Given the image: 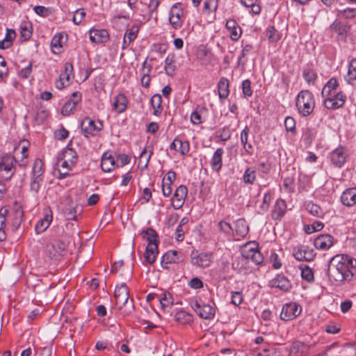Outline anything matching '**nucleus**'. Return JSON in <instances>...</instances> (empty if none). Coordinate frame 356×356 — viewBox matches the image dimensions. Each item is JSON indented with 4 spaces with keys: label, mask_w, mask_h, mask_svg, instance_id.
<instances>
[{
    "label": "nucleus",
    "mask_w": 356,
    "mask_h": 356,
    "mask_svg": "<svg viewBox=\"0 0 356 356\" xmlns=\"http://www.w3.org/2000/svg\"><path fill=\"white\" fill-rule=\"evenodd\" d=\"M356 273V260L347 254H337L330 260L327 276L330 281L339 286L352 280Z\"/></svg>",
    "instance_id": "nucleus-1"
},
{
    "label": "nucleus",
    "mask_w": 356,
    "mask_h": 356,
    "mask_svg": "<svg viewBox=\"0 0 356 356\" xmlns=\"http://www.w3.org/2000/svg\"><path fill=\"white\" fill-rule=\"evenodd\" d=\"M8 211L6 209H1L0 210V241H3L6 238V221L8 220V224L10 225L12 230H17L20 226L22 218L23 211L21 209H17L15 212L8 216Z\"/></svg>",
    "instance_id": "nucleus-2"
},
{
    "label": "nucleus",
    "mask_w": 356,
    "mask_h": 356,
    "mask_svg": "<svg viewBox=\"0 0 356 356\" xmlns=\"http://www.w3.org/2000/svg\"><path fill=\"white\" fill-rule=\"evenodd\" d=\"M314 96L308 90H301L297 95L296 105L300 115L303 117L310 115L315 108Z\"/></svg>",
    "instance_id": "nucleus-3"
},
{
    "label": "nucleus",
    "mask_w": 356,
    "mask_h": 356,
    "mask_svg": "<svg viewBox=\"0 0 356 356\" xmlns=\"http://www.w3.org/2000/svg\"><path fill=\"white\" fill-rule=\"evenodd\" d=\"M81 132L86 138L94 136L103 129L102 121L94 120L89 117L85 118L81 123Z\"/></svg>",
    "instance_id": "nucleus-4"
},
{
    "label": "nucleus",
    "mask_w": 356,
    "mask_h": 356,
    "mask_svg": "<svg viewBox=\"0 0 356 356\" xmlns=\"http://www.w3.org/2000/svg\"><path fill=\"white\" fill-rule=\"evenodd\" d=\"M67 243L65 241H54L47 244L45 247V254L51 259L57 260L66 250Z\"/></svg>",
    "instance_id": "nucleus-5"
},
{
    "label": "nucleus",
    "mask_w": 356,
    "mask_h": 356,
    "mask_svg": "<svg viewBox=\"0 0 356 356\" xmlns=\"http://www.w3.org/2000/svg\"><path fill=\"white\" fill-rule=\"evenodd\" d=\"M241 252L243 258L250 259L257 265L261 264L264 261V257L255 243L245 244Z\"/></svg>",
    "instance_id": "nucleus-6"
},
{
    "label": "nucleus",
    "mask_w": 356,
    "mask_h": 356,
    "mask_svg": "<svg viewBox=\"0 0 356 356\" xmlns=\"http://www.w3.org/2000/svg\"><path fill=\"white\" fill-rule=\"evenodd\" d=\"M325 97L324 106L330 110H336L342 107L346 102V97L342 91L323 96Z\"/></svg>",
    "instance_id": "nucleus-7"
},
{
    "label": "nucleus",
    "mask_w": 356,
    "mask_h": 356,
    "mask_svg": "<svg viewBox=\"0 0 356 356\" xmlns=\"http://www.w3.org/2000/svg\"><path fill=\"white\" fill-rule=\"evenodd\" d=\"M192 307L202 318L211 319L215 316V309L209 304L195 300L193 302Z\"/></svg>",
    "instance_id": "nucleus-8"
},
{
    "label": "nucleus",
    "mask_w": 356,
    "mask_h": 356,
    "mask_svg": "<svg viewBox=\"0 0 356 356\" xmlns=\"http://www.w3.org/2000/svg\"><path fill=\"white\" fill-rule=\"evenodd\" d=\"M301 307L296 302L285 304L280 313V318L283 321H291L296 318L301 313Z\"/></svg>",
    "instance_id": "nucleus-9"
},
{
    "label": "nucleus",
    "mask_w": 356,
    "mask_h": 356,
    "mask_svg": "<svg viewBox=\"0 0 356 356\" xmlns=\"http://www.w3.org/2000/svg\"><path fill=\"white\" fill-rule=\"evenodd\" d=\"M183 8V5L181 3H176L170 9L169 21L175 29H179L182 26Z\"/></svg>",
    "instance_id": "nucleus-10"
},
{
    "label": "nucleus",
    "mask_w": 356,
    "mask_h": 356,
    "mask_svg": "<svg viewBox=\"0 0 356 356\" xmlns=\"http://www.w3.org/2000/svg\"><path fill=\"white\" fill-rule=\"evenodd\" d=\"M293 254L296 259L298 261H311L316 257L314 250L306 245L294 248Z\"/></svg>",
    "instance_id": "nucleus-11"
},
{
    "label": "nucleus",
    "mask_w": 356,
    "mask_h": 356,
    "mask_svg": "<svg viewBox=\"0 0 356 356\" xmlns=\"http://www.w3.org/2000/svg\"><path fill=\"white\" fill-rule=\"evenodd\" d=\"M187 193L186 186L180 185L177 188L171 200L172 206L175 210L179 209L183 207Z\"/></svg>",
    "instance_id": "nucleus-12"
},
{
    "label": "nucleus",
    "mask_w": 356,
    "mask_h": 356,
    "mask_svg": "<svg viewBox=\"0 0 356 356\" xmlns=\"http://www.w3.org/2000/svg\"><path fill=\"white\" fill-rule=\"evenodd\" d=\"M184 260V256L181 252L169 250L165 252L161 259V266L163 268H168V264L179 263Z\"/></svg>",
    "instance_id": "nucleus-13"
},
{
    "label": "nucleus",
    "mask_w": 356,
    "mask_h": 356,
    "mask_svg": "<svg viewBox=\"0 0 356 356\" xmlns=\"http://www.w3.org/2000/svg\"><path fill=\"white\" fill-rule=\"evenodd\" d=\"M114 296L116 301V305L118 306L120 309H121L127 303H128L129 293L128 287L126 286V284H123L120 286L116 287Z\"/></svg>",
    "instance_id": "nucleus-14"
},
{
    "label": "nucleus",
    "mask_w": 356,
    "mask_h": 356,
    "mask_svg": "<svg viewBox=\"0 0 356 356\" xmlns=\"http://www.w3.org/2000/svg\"><path fill=\"white\" fill-rule=\"evenodd\" d=\"M81 99V94L79 92H74L71 98L63 105L61 110L62 115L68 116L72 113Z\"/></svg>",
    "instance_id": "nucleus-15"
},
{
    "label": "nucleus",
    "mask_w": 356,
    "mask_h": 356,
    "mask_svg": "<svg viewBox=\"0 0 356 356\" xmlns=\"http://www.w3.org/2000/svg\"><path fill=\"white\" fill-rule=\"evenodd\" d=\"M212 259V254L211 253H192L191 263L193 265L197 266L200 268H206L210 266Z\"/></svg>",
    "instance_id": "nucleus-16"
},
{
    "label": "nucleus",
    "mask_w": 356,
    "mask_h": 356,
    "mask_svg": "<svg viewBox=\"0 0 356 356\" xmlns=\"http://www.w3.org/2000/svg\"><path fill=\"white\" fill-rule=\"evenodd\" d=\"M333 243L334 238L330 234H321L314 241L315 248L321 250H329Z\"/></svg>",
    "instance_id": "nucleus-17"
},
{
    "label": "nucleus",
    "mask_w": 356,
    "mask_h": 356,
    "mask_svg": "<svg viewBox=\"0 0 356 356\" xmlns=\"http://www.w3.org/2000/svg\"><path fill=\"white\" fill-rule=\"evenodd\" d=\"M330 30L337 35L339 40H343L346 39L350 27L348 24L342 23L339 21L335 20L330 26Z\"/></svg>",
    "instance_id": "nucleus-18"
},
{
    "label": "nucleus",
    "mask_w": 356,
    "mask_h": 356,
    "mask_svg": "<svg viewBox=\"0 0 356 356\" xmlns=\"http://www.w3.org/2000/svg\"><path fill=\"white\" fill-rule=\"evenodd\" d=\"M341 202L348 207L356 206V187L345 190L341 195Z\"/></svg>",
    "instance_id": "nucleus-19"
},
{
    "label": "nucleus",
    "mask_w": 356,
    "mask_h": 356,
    "mask_svg": "<svg viewBox=\"0 0 356 356\" xmlns=\"http://www.w3.org/2000/svg\"><path fill=\"white\" fill-rule=\"evenodd\" d=\"M332 163L337 168H341L346 161V154L343 147L333 150L330 154Z\"/></svg>",
    "instance_id": "nucleus-20"
},
{
    "label": "nucleus",
    "mask_w": 356,
    "mask_h": 356,
    "mask_svg": "<svg viewBox=\"0 0 356 356\" xmlns=\"http://www.w3.org/2000/svg\"><path fill=\"white\" fill-rule=\"evenodd\" d=\"M272 287L280 289L283 291H288L291 288V284L286 277L283 275H277L270 281Z\"/></svg>",
    "instance_id": "nucleus-21"
},
{
    "label": "nucleus",
    "mask_w": 356,
    "mask_h": 356,
    "mask_svg": "<svg viewBox=\"0 0 356 356\" xmlns=\"http://www.w3.org/2000/svg\"><path fill=\"white\" fill-rule=\"evenodd\" d=\"M128 100L123 94H118L114 97L113 102V109L118 113H121L126 111L127 108Z\"/></svg>",
    "instance_id": "nucleus-22"
},
{
    "label": "nucleus",
    "mask_w": 356,
    "mask_h": 356,
    "mask_svg": "<svg viewBox=\"0 0 356 356\" xmlns=\"http://www.w3.org/2000/svg\"><path fill=\"white\" fill-rule=\"evenodd\" d=\"M108 38L109 34L105 29L90 31V40L93 43L106 42Z\"/></svg>",
    "instance_id": "nucleus-23"
},
{
    "label": "nucleus",
    "mask_w": 356,
    "mask_h": 356,
    "mask_svg": "<svg viewBox=\"0 0 356 356\" xmlns=\"http://www.w3.org/2000/svg\"><path fill=\"white\" fill-rule=\"evenodd\" d=\"M101 167L103 171L109 172L115 167V159L109 152H105L102 156Z\"/></svg>",
    "instance_id": "nucleus-24"
},
{
    "label": "nucleus",
    "mask_w": 356,
    "mask_h": 356,
    "mask_svg": "<svg viewBox=\"0 0 356 356\" xmlns=\"http://www.w3.org/2000/svg\"><path fill=\"white\" fill-rule=\"evenodd\" d=\"M158 254V243L147 244L144 253L145 261L149 264L154 263Z\"/></svg>",
    "instance_id": "nucleus-25"
},
{
    "label": "nucleus",
    "mask_w": 356,
    "mask_h": 356,
    "mask_svg": "<svg viewBox=\"0 0 356 356\" xmlns=\"http://www.w3.org/2000/svg\"><path fill=\"white\" fill-rule=\"evenodd\" d=\"M226 28L229 31L232 40L236 41L241 35L242 31L237 22L234 19H229L226 22Z\"/></svg>",
    "instance_id": "nucleus-26"
},
{
    "label": "nucleus",
    "mask_w": 356,
    "mask_h": 356,
    "mask_svg": "<svg viewBox=\"0 0 356 356\" xmlns=\"http://www.w3.org/2000/svg\"><path fill=\"white\" fill-rule=\"evenodd\" d=\"M171 149H174L179 152L181 155L188 154L190 149L189 143L187 140H181L175 138L170 145Z\"/></svg>",
    "instance_id": "nucleus-27"
},
{
    "label": "nucleus",
    "mask_w": 356,
    "mask_h": 356,
    "mask_svg": "<svg viewBox=\"0 0 356 356\" xmlns=\"http://www.w3.org/2000/svg\"><path fill=\"white\" fill-rule=\"evenodd\" d=\"M286 210L285 201L279 199L276 201L272 211V218L274 220H280L284 215Z\"/></svg>",
    "instance_id": "nucleus-28"
},
{
    "label": "nucleus",
    "mask_w": 356,
    "mask_h": 356,
    "mask_svg": "<svg viewBox=\"0 0 356 356\" xmlns=\"http://www.w3.org/2000/svg\"><path fill=\"white\" fill-rule=\"evenodd\" d=\"M16 162V159L14 156L10 154H6L1 158V161L0 162V171L4 170L6 172H10L12 175L13 174V163Z\"/></svg>",
    "instance_id": "nucleus-29"
},
{
    "label": "nucleus",
    "mask_w": 356,
    "mask_h": 356,
    "mask_svg": "<svg viewBox=\"0 0 356 356\" xmlns=\"http://www.w3.org/2000/svg\"><path fill=\"white\" fill-rule=\"evenodd\" d=\"M224 153V150L222 148H218L214 152L211 160V166L213 170L216 172H219L222 165V155Z\"/></svg>",
    "instance_id": "nucleus-30"
},
{
    "label": "nucleus",
    "mask_w": 356,
    "mask_h": 356,
    "mask_svg": "<svg viewBox=\"0 0 356 356\" xmlns=\"http://www.w3.org/2000/svg\"><path fill=\"white\" fill-rule=\"evenodd\" d=\"M309 348V345L301 341H295L291 347L290 352L291 354H296V356H305L308 353Z\"/></svg>",
    "instance_id": "nucleus-31"
},
{
    "label": "nucleus",
    "mask_w": 356,
    "mask_h": 356,
    "mask_svg": "<svg viewBox=\"0 0 356 356\" xmlns=\"http://www.w3.org/2000/svg\"><path fill=\"white\" fill-rule=\"evenodd\" d=\"M72 65L67 63L65 65V72L60 75L59 80L56 81V86L58 89H62L65 87V83L68 82L70 79L71 72L72 71Z\"/></svg>",
    "instance_id": "nucleus-32"
},
{
    "label": "nucleus",
    "mask_w": 356,
    "mask_h": 356,
    "mask_svg": "<svg viewBox=\"0 0 356 356\" xmlns=\"http://www.w3.org/2000/svg\"><path fill=\"white\" fill-rule=\"evenodd\" d=\"M157 301L164 312L170 313V309L173 305V299L170 293H165L163 297L158 296Z\"/></svg>",
    "instance_id": "nucleus-33"
},
{
    "label": "nucleus",
    "mask_w": 356,
    "mask_h": 356,
    "mask_svg": "<svg viewBox=\"0 0 356 356\" xmlns=\"http://www.w3.org/2000/svg\"><path fill=\"white\" fill-rule=\"evenodd\" d=\"M302 76L309 86H315L318 75L313 68L305 67L302 70Z\"/></svg>",
    "instance_id": "nucleus-34"
},
{
    "label": "nucleus",
    "mask_w": 356,
    "mask_h": 356,
    "mask_svg": "<svg viewBox=\"0 0 356 356\" xmlns=\"http://www.w3.org/2000/svg\"><path fill=\"white\" fill-rule=\"evenodd\" d=\"M344 79L350 85H353L356 81V58H353L349 62L348 72Z\"/></svg>",
    "instance_id": "nucleus-35"
},
{
    "label": "nucleus",
    "mask_w": 356,
    "mask_h": 356,
    "mask_svg": "<svg viewBox=\"0 0 356 356\" xmlns=\"http://www.w3.org/2000/svg\"><path fill=\"white\" fill-rule=\"evenodd\" d=\"M59 156L61 157L63 160H65L74 165H75L77 162V154L76 151L68 147H65L63 150L61 154Z\"/></svg>",
    "instance_id": "nucleus-36"
},
{
    "label": "nucleus",
    "mask_w": 356,
    "mask_h": 356,
    "mask_svg": "<svg viewBox=\"0 0 356 356\" xmlns=\"http://www.w3.org/2000/svg\"><path fill=\"white\" fill-rule=\"evenodd\" d=\"M58 165L61 168V169L58 170L60 179L65 178L67 175L68 172L74 166L71 163L65 160H63L60 156H58Z\"/></svg>",
    "instance_id": "nucleus-37"
},
{
    "label": "nucleus",
    "mask_w": 356,
    "mask_h": 356,
    "mask_svg": "<svg viewBox=\"0 0 356 356\" xmlns=\"http://www.w3.org/2000/svg\"><path fill=\"white\" fill-rule=\"evenodd\" d=\"M218 96L220 99H226L228 97L229 81L226 78H221L218 83Z\"/></svg>",
    "instance_id": "nucleus-38"
},
{
    "label": "nucleus",
    "mask_w": 356,
    "mask_h": 356,
    "mask_svg": "<svg viewBox=\"0 0 356 356\" xmlns=\"http://www.w3.org/2000/svg\"><path fill=\"white\" fill-rule=\"evenodd\" d=\"M44 172V165L40 159L34 161L32 168V177L34 179H43V173Z\"/></svg>",
    "instance_id": "nucleus-39"
},
{
    "label": "nucleus",
    "mask_w": 356,
    "mask_h": 356,
    "mask_svg": "<svg viewBox=\"0 0 356 356\" xmlns=\"http://www.w3.org/2000/svg\"><path fill=\"white\" fill-rule=\"evenodd\" d=\"M249 131L248 127L245 126L241 133L240 139L245 152L248 154H251L252 153L253 147L252 145L248 142Z\"/></svg>",
    "instance_id": "nucleus-40"
},
{
    "label": "nucleus",
    "mask_w": 356,
    "mask_h": 356,
    "mask_svg": "<svg viewBox=\"0 0 356 356\" xmlns=\"http://www.w3.org/2000/svg\"><path fill=\"white\" fill-rule=\"evenodd\" d=\"M52 220L51 214L46 213L43 218L40 219L35 225V230L38 233L44 232L49 226Z\"/></svg>",
    "instance_id": "nucleus-41"
},
{
    "label": "nucleus",
    "mask_w": 356,
    "mask_h": 356,
    "mask_svg": "<svg viewBox=\"0 0 356 356\" xmlns=\"http://www.w3.org/2000/svg\"><path fill=\"white\" fill-rule=\"evenodd\" d=\"M339 86L337 80L335 78L330 79L324 86L321 95L325 96L327 95H332V93L337 92L336 90Z\"/></svg>",
    "instance_id": "nucleus-42"
},
{
    "label": "nucleus",
    "mask_w": 356,
    "mask_h": 356,
    "mask_svg": "<svg viewBox=\"0 0 356 356\" xmlns=\"http://www.w3.org/2000/svg\"><path fill=\"white\" fill-rule=\"evenodd\" d=\"M150 104L154 109L153 114L156 116L160 115L162 111V97L161 95L156 94L150 99Z\"/></svg>",
    "instance_id": "nucleus-43"
},
{
    "label": "nucleus",
    "mask_w": 356,
    "mask_h": 356,
    "mask_svg": "<svg viewBox=\"0 0 356 356\" xmlns=\"http://www.w3.org/2000/svg\"><path fill=\"white\" fill-rule=\"evenodd\" d=\"M175 321L179 324L185 325L193 321V316L189 313L184 310H180L175 314Z\"/></svg>",
    "instance_id": "nucleus-44"
},
{
    "label": "nucleus",
    "mask_w": 356,
    "mask_h": 356,
    "mask_svg": "<svg viewBox=\"0 0 356 356\" xmlns=\"http://www.w3.org/2000/svg\"><path fill=\"white\" fill-rule=\"evenodd\" d=\"M63 35L62 33L56 34L51 42V47L54 53H59L63 47Z\"/></svg>",
    "instance_id": "nucleus-45"
},
{
    "label": "nucleus",
    "mask_w": 356,
    "mask_h": 356,
    "mask_svg": "<svg viewBox=\"0 0 356 356\" xmlns=\"http://www.w3.org/2000/svg\"><path fill=\"white\" fill-rule=\"evenodd\" d=\"M236 233L241 237H244L248 233V226L243 219H238L235 222Z\"/></svg>",
    "instance_id": "nucleus-46"
},
{
    "label": "nucleus",
    "mask_w": 356,
    "mask_h": 356,
    "mask_svg": "<svg viewBox=\"0 0 356 356\" xmlns=\"http://www.w3.org/2000/svg\"><path fill=\"white\" fill-rule=\"evenodd\" d=\"M20 154H22V159H19V154L17 152V148H15V157L16 159V162L19 163L20 166H26V159L28 156V147L26 145H23L19 151Z\"/></svg>",
    "instance_id": "nucleus-47"
},
{
    "label": "nucleus",
    "mask_w": 356,
    "mask_h": 356,
    "mask_svg": "<svg viewBox=\"0 0 356 356\" xmlns=\"http://www.w3.org/2000/svg\"><path fill=\"white\" fill-rule=\"evenodd\" d=\"M140 234L144 239L148 241V244L151 243H158V235L152 228H148L147 230L143 231Z\"/></svg>",
    "instance_id": "nucleus-48"
},
{
    "label": "nucleus",
    "mask_w": 356,
    "mask_h": 356,
    "mask_svg": "<svg viewBox=\"0 0 356 356\" xmlns=\"http://www.w3.org/2000/svg\"><path fill=\"white\" fill-rule=\"evenodd\" d=\"M15 38V32L12 29H7L4 39L0 41V49H7L12 44L13 40Z\"/></svg>",
    "instance_id": "nucleus-49"
},
{
    "label": "nucleus",
    "mask_w": 356,
    "mask_h": 356,
    "mask_svg": "<svg viewBox=\"0 0 356 356\" xmlns=\"http://www.w3.org/2000/svg\"><path fill=\"white\" fill-rule=\"evenodd\" d=\"M175 63V56L174 55H168L165 60V70L166 73L170 75H172L175 70V66L174 65Z\"/></svg>",
    "instance_id": "nucleus-50"
},
{
    "label": "nucleus",
    "mask_w": 356,
    "mask_h": 356,
    "mask_svg": "<svg viewBox=\"0 0 356 356\" xmlns=\"http://www.w3.org/2000/svg\"><path fill=\"white\" fill-rule=\"evenodd\" d=\"M266 36L272 42H277L281 38L280 33L273 26H268L267 28Z\"/></svg>",
    "instance_id": "nucleus-51"
},
{
    "label": "nucleus",
    "mask_w": 356,
    "mask_h": 356,
    "mask_svg": "<svg viewBox=\"0 0 356 356\" xmlns=\"http://www.w3.org/2000/svg\"><path fill=\"white\" fill-rule=\"evenodd\" d=\"M256 179V171L252 168H246L243 179L244 183L252 184Z\"/></svg>",
    "instance_id": "nucleus-52"
},
{
    "label": "nucleus",
    "mask_w": 356,
    "mask_h": 356,
    "mask_svg": "<svg viewBox=\"0 0 356 356\" xmlns=\"http://www.w3.org/2000/svg\"><path fill=\"white\" fill-rule=\"evenodd\" d=\"M306 209L314 216L321 217L323 214V210L320 207L313 202H308L306 205Z\"/></svg>",
    "instance_id": "nucleus-53"
},
{
    "label": "nucleus",
    "mask_w": 356,
    "mask_h": 356,
    "mask_svg": "<svg viewBox=\"0 0 356 356\" xmlns=\"http://www.w3.org/2000/svg\"><path fill=\"white\" fill-rule=\"evenodd\" d=\"M218 0H205L204 2L203 11L207 14L216 10L218 8Z\"/></svg>",
    "instance_id": "nucleus-54"
},
{
    "label": "nucleus",
    "mask_w": 356,
    "mask_h": 356,
    "mask_svg": "<svg viewBox=\"0 0 356 356\" xmlns=\"http://www.w3.org/2000/svg\"><path fill=\"white\" fill-rule=\"evenodd\" d=\"M301 277L309 282L314 281V273L308 266H300Z\"/></svg>",
    "instance_id": "nucleus-55"
},
{
    "label": "nucleus",
    "mask_w": 356,
    "mask_h": 356,
    "mask_svg": "<svg viewBox=\"0 0 356 356\" xmlns=\"http://www.w3.org/2000/svg\"><path fill=\"white\" fill-rule=\"evenodd\" d=\"M218 228L219 231L223 232L227 236H232L234 234V231L230 224L224 220L218 222Z\"/></svg>",
    "instance_id": "nucleus-56"
},
{
    "label": "nucleus",
    "mask_w": 356,
    "mask_h": 356,
    "mask_svg": "<svg viewBox=\"0 0 356 356\" xmlns=\"http://www.w3.org/2000/svg\"><path fill=\"white\" fill-rule=\"evenodd\" d=\"M82 209L80 206L76 205L75 207H70L69 211L66 213L68 220H77V216L81 213Z\"/></svg>",
    "instance_id": "nucleus-57"
},
{
    "label": "nucleus",
    "mask_w": 356,
    "mask_h": 356,
    "mask_svg": "<svg viewBox=\"0 0 356 356\" xmlns=\"http://www.w3.org/2000/svg\"><path fill=\"white\" fill-rule=\"evenodd\" d=\"M116 167H123L130 162V158L125 154H118L115 157Z\"/></svg>",
    "instance_id": "nucleus-58"
},
{
    "label": "nucleus",
    "mask_w": 356,
    "mask_h": 356,
    "mask_svg": "<svg viewBox=\"0 0 356 356\" xmlns=\"http://www.w3.org/2000/svg\"><path fill=\"white\" fill-rule=\"evenodd\" d=\"M152 155V152L148 153L146 149H144L143 152L140 153L139 158V165L142 168H147L149 161Z\"/></svg>",
    "instance_id": "nucleus-59"
},
{
    "label": "nucleus",
    "mask_w": 356,
    "mask_h": 356,
    "mask_svg": "<svg viewBox=\"0 0 356 356\" xmlns=\"http://www.w3.org/2000/svg\"><path fill=\"white\" fill-rule=\"evenodd\" d=\"M138 32V27H132L131 29H128L125 32L124 38H125V39L128 40V43H131L136 38Z\"/></svg>",
    "instance_id": "nucleus-60"
},
{
    "label": "nucleus",
    "mask_w": 356,
    "mask_h": 356,
    "mask_svg": "<svg viewBox=\"0 0 356 356\" xmlns=\"http://www.w3.org/2000/svg\"><path fill=\"white\" fill-rule=\"evenodd\" d=\"M8 68L3 56L0 55V81L8 75Z\"/></svg>",
    "instance_id": "nucleus-61"
},
{
    "label": "nucleus",
    "mask_w": 356,
    "mask_h": 356,
    "mask_svg": "<svg viewBox=\"0 0 356 356\" xmlns=\"http://www.w3.org/2000/svg\"><path fill=\"white\" fill-rule=\"evenodd\" d=\"M356 15V9L346 8L339 11V16L344 18H353Z\"/></svg>",
    "instance_id": "nucleus-62"
},
{
    "label": "nucleus",
    "mask_w": 356,
    "mask_h": 356,
    "mask_svg": "<svg viewBox=\"0 0 356 356\" xmlns=\"http://www.w3.org/2000/svg\"><path fill=\"white\" fill-rule=\"evenodd\" d=\"M85 16H86V13L83 9H82V8L77 9L75 11L74 16H73V19H72L73 22L75 24H79L82 22V20Z\"/></svg>",
    "instance_id": "nucleus-63"
},
{
    "label": "nucleus",
    "mask_w": 356,
    "mask_h": 356,
    "mask_svg": "<svg viewBox=\"0 0 356 356\" xmlns=\"http://www.w3.org/2000/svg\"><path fill=\"white\" fill-rule=\"evenodd\" d=\"M243 93L245 97H250L252 95L251 89V82L249 79H245L242 83Z\"/></svg>",
    "instance_id": "nucleus-64"
}]
</instances>
